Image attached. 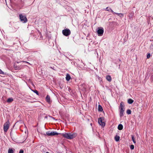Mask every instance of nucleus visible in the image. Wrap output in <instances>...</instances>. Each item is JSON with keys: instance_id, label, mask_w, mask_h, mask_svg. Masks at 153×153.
Returning a JSON list of instances; mask_svg holds the SVG:
<instances>
[{"instance_id": "nucleus-29", "label": "nucleus", "mask_w": 153, "mask_h": 153, "mask_svg": "<svg viewBox=\"0 0 153 153\" xmlns=\"http://www.w3.org/2000/svg\"><path fill=\"white\" fill-rule=\"evenodd\" d=\"M14 67L15 68H17L16 67V66H15V65H14Z\"/></svg>"}, {"instance_id": "nucleus-21", "label": "nucleus", "mask_w": 153, "mask_h": 153, "mask_svg": "<svg viewBox=\"0 0 153 153\" xmlns=\"http://www.w3.org/2000/svg\"><path fill=\"white\" fill-rule=\"evenodd\" d=\"M126 113L128 114H131V112L130 110L128 109Z\"/></svg>"}, {"instance_id": "nucleus-1", "label": "nucleus", "mask_w": 153, "mask_h": 153, "mask_svg": "<svg viewBox=\"0 0 153 153\" xmlns=\"http://www.w3.org/2000/svg\"><path fill=\"white\" fill-rule=\"evenodd\" d=\"M62 135L64 137L68 139H71L73 138L76 136V133H65L63 134Z\"/></svg>"}, {"instance_id": "nucleus-33", "label": "nucleus", "mask_w": 153, "mask_h": 153, "mask_svg": "<svg viewBox=\"0 0 153 153\" xmlns=\"http://www.w3.org/2000/svg\"><path fill=\"white\" fill-rule=\"evenodd\" d=\"M17 69H19V67H18V68H17Z\"/></svg>"}, {"instance_id": "nucleus-20", "label": "nucleus", "mask_w": 153, "mask_h": 153, "mask_svg": "<svg viewBox=\"0 0 153 153\" xmlns=\"http://www.w3.org/2000/svg\"><path fill=\"white\" fill-rule=\"evenodd\" d=\"M114 14H117L118 16L121 17H123V14L122 13H114Z\"/></svg>"}, {"instance_id": "nucleus-22", "label": "nucleus", "mask_w": 153, "mask_h": 153, "mask_svg": "<svg viewBox=\"0 0 153 153\" xmlns=\"http://www.w3.org/2000/svg\"><path fill=\"white\" fill-rule=\"evenodd\" d=\"M130 148L131 149H133L134 148V146L133 145H131L130 146Z\"/></svg>"}, {"instance_id": "nucleus-32", "label": "nucleus", "mask_w": 153, "mask_h": 153, "mask_svg": "<svg viewBox=\"0 0 153 153\" xmlns=\"http://www.w3.org/2000/svg\"><path fill=\"white\" fill-rule=\"evenodd\" d=\"M50 68H51L53 69V68H52V67H50Z\"/></svg>"}, {"instance_id": "nucleus-9", "label": "nucleus", "mask_w": 153, "mask_h": 153, "mask_svg": "<svg viewBox=\"0 0 153 153\" xmlns=\"http://www.w3.org/2000/svg\"><path fill=\"white\" fill-rule=\"evenodd\" d=\"M124 111V109L120 108V115L121 117L123 115V112Z\"/></svg>"}, {"instance_id": "nucleus-24", "label": "nucleus", "mask_w": 153, "mask_h": 153, "mask_svg": "<svg viewBox=\"0 0 153 153\" xmlns=\"http://www.w3.org/2000/svg\"><path fill=\"white\" fill-rule=\"evenodd\" d=\"M111 8L108 7H107L106 8V10L108 11H110Z\"/></svg>"}, {"instance_id": "nucleus-6", "label": "nucleus", "mask_w": 153, "mask_h": 153, "mask_svg": "<svg viewBox=\"0 0 153 153\" xmlns=\"http://www.w3.org/2000/svg\"><path fill=\"white\" fill-rule=\"evenodd\" d=\"M46 134L48 136H55L59 134V133L54 131L51 132H50L49 131L47 132L46 133Z\"/></svg>"}, {"instance_id": "nucleus-23", "label": "nucleus", "mask_w": 153, "mask_h": 153, "mask_svg": "<svg viewBox=\"0 0 153 153\" xmlns=\"http://www.w3.org/2000/svg\"><path fill=\"white\" fill-rule=\"evenodd\" d=\"M150 56H151L150 53H148L147 56V59H149L150 57Z\"/></svg>"}, {"instance_id": "nucleus-30", "label": "nucleus", "mask_w": 153, "mask_h": 153, "mask_svg": "<svg viewBox=\"0 0 153 153\" xmlns=\"http://www.w3.org/2000/svg\"><path fill=\"white\" fill-rule=\"evenodd\" d=\"M23 62H25L26 63H29L27 62H25V61H23Z\"/></svg>"}, {"instance_id": "nucleus-5", "label": "nucleus", "mask_w": 153, "mask_h": 153, "mask_svg": "<svg viewBox=\"0 0 153 153\" xmlns=\"http://www.w3.org/2000/svg\"><path fill=\"white\" fill-rule=\"evenodd\" d=\"M104 118L103 117H100L98 119V123L100 125L102 126H104L105 123L104 122L102 121L104 120Z\"/></svg>"}, {"instance_id": "nucleus-13", "label": "nucleus", "mask_w": 153, "mask_h": 153, "mask_svg": "<svg viewBox=\"0 0 153 153\" xmlns=\"http://www.w3.org/2000/svg\"><path fill=\"white\" fill-rule=\"evenodd\" d=\"M13 100V98H10L7 100V102H8L10 103L12 102Z\"/></svg>"}, {"instance_id": "nucleus-28", "label": "nucleus", "mask_w": 153, "mask_h": 153, "mask_svg": "<svg viewBox=\"0 0 153 153\" xmlns=\"http://www.w3.org/2000/svg\"><path fill=\"white\" fill-rule=\"evenodd\" d=\"M110 11H111V12H112L114 14V12L113 11V10L112 9H111V10H110Z\"/></svg>"}, {"instance_id": "nucleus-14", "label": "nucleus", "mask_w": 153, "mask_h": 153, "mask_svg": "<svg viewBox=\"0 0 153 153\" xmlns=\"http://www.w3.org/2000/svg\"><path fill=\"white\" fill-rule=\"evenodd\" d=\"M120 138V137L119 136L117 135H116L114 138L115 141L117 142L119 141Z\"/></svg>"}, {"instance_id": "nucleus-10", "label": "nucleus", "mask_w": 153, "mask_h": 153, "mask_svg": "<svg viewBox=\"0 0 153 153\" xmlns=\"http://www.w3.org/2000/svg\"><path fill=\"white\" fill-rule=\"evenodd\" d=\"M46 100L47 102H48V103H50L51 102L50 100V97L48 95H47L46 97Z\"/></svg>"}, {"instance_id": "nucleus-11", "label": "nucleus", "mask_w": 153, "mask_h": 153, "mask_svg": "<svg viewBox=\"0 0 153 153\" xmlns=\"http://www.w3.org/2000/svg\"><path fill=\"white\" fill-rule=\"evenodd\" d=\"M71 79V76L68 74H67L66 75V79L67 81H69Z\"/></svg>"}, {"instance_id": "nucleus-4", "label": "nucleus", "mask_w": 153, "mask_h": 153, "mask_svg": "<svg viewBox=\"0 0 153 153\" xmlns=\"http://www.w3.org/2000/svg\"><path fill=\"white\" fill-rule=\"evenodd\" d=\"M9 121H7L4 123V132L7 131L9 127Z\"/></svg>"}, {"instance_id": "nucleus-17", "label": "nucleus", "mask_w": 153, "mask_h": 153, "mask_svg": "<svg viewBox=\"0 0 153 153\" xmlns=\"http://www.w3.org/2000/svg\"><path fill=\"white\" fill-rule=\"evenodd\" d=\"M124 105L123 104V102H121L120 104V108H122V109H124Z\"/></svg>"}, {"instance_id": "nucleus-15", "label": "nucleus", "mask_w": 153, "mask_h": 153, "mask_svg": "<svg viewBox=\"0 0 153 153\" xmlns=\"http://www.w3.org/2000/svg\"><path fill=\"white\" fill-rule=\"evenodd\" d=\"M134 102V101L131 99H129L128 100V102L129 104H132Z\"/></svg>"}, {"instance_id": "nucleus-12", "label": "nucleus", "mask_w": 153, "mask_h": 153, "mask_svg": "<svg viewBox=\"0 0 153 153\" xmlns=\"http://www.w3.org/2000/svg\"><path fill=\"white\" fill-rule=\"evenodd\" d=\"M118 128L119 130H122L123 128V126L121 124H120L119 125L118 127Z\"/></svg>"}, {"instance_id": "nucleus-18", "label": "nucleus", "mask_w": 153, "mask_h": 153, "mask_svg": "<svg viewBox=\"0 0 153 153\" xmlns=\"http://www.w3.org/2000/svg\"><path fill=\"white\" fill-rule=\"evenodd\" d=\"M14 151L13 149H8V153H13Z\"/></svg>"}, {"instance_id": "nucleus-27", "label": "nucleus", "mask_w": 153, "mask_h": 153, "mask_svg": "<svg viewBox=\"0 0 153 153\" xmlns=\"http://www.w3.org/2000/svg\"><path fill=\"white\" fill-rule=\"evenodd\" d=\"M19 153H23V150H20Z\"/></svg>"}, {"instance_id": "nucleus-25", "label": "nucleus", "mask_w": 153, "mask_h": 153, "mask_svg": "<svg viewBox=\"0 0 153 153\" xmlns=\"http://www.w3.org/2000/svg\"><path fill=\"white\" fill-rule=\"evenodd\" d=\"M33 92L35 93L37 95H39V93L38 91L36 90H35L33 91Z\"/></svg>"}, {"instance_id": "nucleus-19", "label": "nucleus", "mask_w": 153, "mask_h": 153, "mask_svg": "<svg viewBox=\"0 0 153 153\" xmlns=\"http://www.w3.org/2000/svg\"><path fill=\"white\" fill-rule=\"evenodd\" d=\"M131 138H132V139L133 141V142L134 143H136V142L135 140V139H134V136L133 135H131Z\"/></svg>"}, {"instance_id": "nucleus-31", "label": "nucleus", "mask_w": 153, "mask_h": 153, "mask_svg": "<svg viewBox=\"0 0 153 153\" xmlns=\"http://www.w3.org/2000/svg\"><path fill=\"white\" fill-rule=\"evenodd\" d=\"M46 153H49V152H46Z\"/></svg>"}, {"instance_id": "nucleus-8", "label": "nucleus", "mask_w": 153, "mask_h": 153, "mask_svg": "<svg viewBox=\"0 0 153 153\" xmlns=\"http://www.w3.org/2000/svg\"><path fill=\"white\" fill-rule=\"evenodd\" d=\"M106 79L108 82H110L111 80V78L109 75H108L106 76Z\"/></svg>"}, {"instance_id": "nucleus-3", "label": "nucleus", "mask_w": 153, "mask_h": 153, "mask_svg": "<svg viewBox=\"0 0 153 153\" xmlns=\"http://www.w3.org/2000/svg\"><path fill=\"white\" fill-rule=\"evenodd\" d=\"M20 19L21 21L25 23L27 22V19L26 17L21 14L19 15Z\"/></svg>"}, {"instance_id": "nucleus-26", "label": "nucleus", "mask_w": 153, "mask_h": 153, "mask_svg": "<svg viewBox=\"0 0 153 153\" xmlns=\"http://www.w3.org/2000/svg\"><path fill=\"white\" fill-rule=\"evenodd\" d=\"M0 74H4V73L3 71H2L0 69Z\"/></svg>"}, {"instance_id": "nucleus-7", "label": "nucleus", "mask_w": 153, "mask_h": 153, "mask_svg": "<svg viewBox=\"0 0 153 153\" xmlns=\"http://www.w3.org/2000/svg\"><path fill=\"white\" fill-rule=\"evenodd\" d=\"M98 29L97 30V33L99 36H102L103 34L104 30H103V29L102 28V29H100V28H98Z\"/></svg>"}, {"instance_id": "nucleus-16", "label": "nucleus", "mask_w": 153, "mask_h": 153, "mask_svg": "<svg viewBox=\"0 0 153 153\" xmlns=\"http://www.w3.org/2000/svg\"><path fill=\"white\" fill-rule=\"evenodd\" d=\"M98 111H103L102 107L100 105H99L98 106Z\"/></svg>"}, {"instance_id": "nucleus-2", "label": "nucleus", "mask_w": 153, "mask_h": 153, "mask_svg": "<svg viewBox=\"0 0 153 153\" xmlns=\"http://www.w3.org/2000/svg\"><path fill=\"white\" fill-rule=\"evenodd\" d=\"M63 34L65 36H68L71 34V31L68 29L66 28L62 30Z\"/></svg>"}]
</instances>
